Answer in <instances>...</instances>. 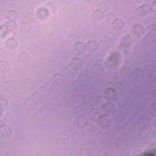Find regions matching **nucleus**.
<instances>
[{
  "label": "nucleus",
  "mask_w": 156,
  "mask_h": 156,
  "mask_svg": "<svg viewBox=\"0 0 156 156\" xmlns=\"http://www.w3.org/2000/svg\"><path fill=\"white\" fill-rule=\"evenodd\" d=\"M146 155L147 156H155L154 154L152 153L146 154Z\"/></svg>",
  "instance_id": "1"
}]
</instances>
